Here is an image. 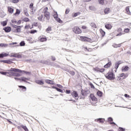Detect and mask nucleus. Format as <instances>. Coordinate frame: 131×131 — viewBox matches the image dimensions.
Returning a JSON list of instances; mask_svg holds the SVG:
<instances>
[{"label": "nucleus", "instance_id": "obj_1", "mask_svg": "<svg viewBox=\"0 0 131 131\" xmlns=\"http://www.w3.org/2000/svg\"><path fill=\"white\" fill-rule=\"evenodd\" d=\"M14 72L22 73V70L16 68H11L10 70H8V72H7V74L10 75V76H14Z\"/></svg>", "mask_w": 131, "mask_h": 131}, {"label": "nucleus", "instance_id": "obj_2", "mask_svg": "<svg viewBox=\"0 0 131 131\" xmlns=\"http://www.w3.org/2000/svg\"><path fill=\"white\" fill-rule=\"evenodd\" d=\"M105 76L107 79H109L110 80H113L115 79L114 74L112 72L107 73L105 75Z\"/></svg>", "mask_w": 131, "mask_h": 131}, {"label": "nucleus", "instance_id": "obj_3", "mask_svg": "<svg viewBox=\"0 0 131 131\" xmlns=\"http://www.w3.org/2000/svg\"><path fill=\"white\" fill-rule=\"evenodd\" d=\"M80 40H81L82 41H87V42H93L92 39L83 36H81L80 37Z\"/></svg>", "mask_w": 131, "mask_h": 131}, {"label": "nucleus", "instance_id": "obj_4", "mask_svg": "<svg viewBox=\"0 0 131 131\" xmlns=\"http://www.w3.org/2000/svg\"><path fill=\"white\" fill-rule=\"evenodd\" d=\"M73 31L74 33H76V34H79L82 32L81 30H80L78 27H74L73 28Z\"/></svg>", "mask_w": 131, "mask_h": 131}, {"label": "nucleus", "instance_id": "obj_5", "mask_svg": "<svg viewBox=\"0 0 131 131\" xmlns=\"http://www.w3.org/2000/svg\"><path fill=\"white\" fill-rule=\"evenodd\" d=\"M53 17L54 18L55 20L57 21L58 23H63V21L61 20V18L58 17V13L57 12H55L53 14Z\"/></svg>", "mask_w": 131, "mask_h": 131}, {"label": "nucleus", "instance_id": "obj_6", "mask_svg": "<svg viewBox=\"0 0 131 131\" xmlns=\"http://www.w3.org/2000/svg\"><path fill=\"white\" fill-rule=\"evenodd\" d=\"M9 56H10V57H11L12 58H18V59H21V58H22V56H21V55H20L18 53H12Z\"/></svg>", "mask_w": 131, "mask_h": 131}, {"label": "nucleus", "instance_id": "obj_7", "mask_svg": "<svg viewBox=\"0 0 131 131\" xmlns=\"http://www.w3.org/2000/svg\"><path fill=\"white\" fill-rule=\"evenodd\" d=\"M90 98L93 102H94V103H97L98 102V98H97V97H96L93 94L90 95Z\"/></svg>", "mask_w": 131, "mask_h": 131}, {"label": "nucleus", "instance_id": "obj_8", "mask_svg": "<svg viewBox=\"0 0 131 131\" xmlns=\"http://www.w3.org/2000/svg\"><path fill=\"white\" fill-rule=\"evenodd\" d=\"M72 95L73 96V98H75V100H78L77 97H78V94H77V92L74 91L72 93Z\"/></svg>", "mask_w": 131, "mask_h": 131}, {"label": "nucleus", "instance_id": "obj_9", "mask_svg": "<svg viewBox=\"0 0 131 131\" xmlns=\"http://www.w3.org/2000/svg\"><path fill=\"white\" fill-rule=\"evenodd\" d=\"M118 34L116 35V36H121L123 33H122V29L119 28L117 30Z\"/></svg>", "mask_w": 131, "mask_h": 131}, {"label": "nucleus", "instance_id": "obj_10", "mask_svg": "<svg viewBox=\"0 0 131 131\" xmlns=\"http://www.w3.org/2000/svg\"><path fill=\"white\" fill-rule=\"evenodd\" d=\"M95 121H97V122H99V123H104V121H105V119L98 118L96 119Z\"/></svg>", "mask_w": 131, "mask_h": 131}, {"label": "nucleus", "instance_id": "obj_11", "mask_svg": "<svg viewBox=\"0 0 131 131\" xmlns=\"http://www.w3.org/2000/svg\"><path fill=\"white\" fill-rule=\"evenodd\" d=\"M37 18L39 21H41V22H44L45 21V17H43V14H41V15L38 17Z\"/></svg>", "mask_w": 131, "mask_h": 131}, {"label": "nucleus", "instance_id": "obj_12", "mask_svg": "<svg viewBox=\"0 0 131 131\" xmlns=\"http://www.w3.org/2000/svg\"><path fill=\"white\" fill-rule=\"evenodd\" d=\"M8 11L10 14H13V13H14V8L12 7L9 6L8 7Z\"/></svg>", "mask_w": 131, "mask_h": 131}, {"label": "nucleus", "instance_id": "obj_13", "mask_svg": "<svg viewBox=\"0 0 131 131\" xmlns=\"http://www.w3.org/2000/svg\"><path fill=\"white\" fill-rule=\"evenodd\" d=\"M45 14V18H46L47 20L49 21L50 20V12H46V13H44Z\"/></svg>", "mask_w": 131, "mask_h": 131}, {"label": "nucleus", "instance_id": "obj_14", "mask_svg": "<svg viewBox=\"0 0 131 131\" xmlns=\"http://www.w3.org/2000/svg\"><path fill=\"white\" fill-rule=\"evenodd\" d=\"M4 30L5 32H10L12 30V28L10 27H5Z\"/></svg>", "mask_w": 131, "mask_h": 131}, {"label": "nucleus", "instance_id": "obj_15", "mask_svg": "<svg viewBox=\"0 0 131 131\" xmlns=\"http://www.w3.org/2000/svg\"><path fill=\"white\" fill-rule=\"evenodd\" d=\"M45 82L47 83H48L49 84H55V82H54L53 81H52L51 80L46 79V80H45Z\"/></svg>", "mask_w": 131, "mask_h": 131}, {"label": "nucleus", "instance_id": "obj_16", "mask_svg": "<svg viewBox=\"0 0 131 131\" xmlns=\"http://www.w3.org/2000/svg\"><path fill=\"white\" fill-rule=\"evenodd\" d=\"M108 121H109L110 124H114L115 125H116V124L114 123V122H112L113 121V119L112 117H109L108 118Z\"/></svg>", "mask_w": 131, "mask_h": 131}, {"label": "nucleus", "instance_id": "obj_17", "mask_svg": "<svg viewBox=\"0 0 131 131\" xmlns=\"http://www.w3.org/2000/svg\"><path fill=\"white\" fill-rule=\"evenodd\" d=\"M9 56V53H5L0 54V58H4V57H8Z\"/></svg>", "mask_w": 131, "mask_h": 131}, {"label": "nucleus", "instance_id": "obj_18", "mask_svg": "<svg viewBox=\"0 0 131 131\" xmlns=\"http://www.w3.org/2000/svg\"><path fill=\"white\" fill-rule=\"evenodd\" d=\"M36 83L37 84H39L40 85H42V84H44L43 81L39 80H36L35 81Z\"/></svg>", "mask_w": 131, "mask_h": 131}, {"label": "nucleus", "instance_id": "obj_19", "mask_svg": "<svg viewBox=\"0 0 131 131\" xmlns=\"http://www.w3.org/2000/svg\"><path fill=\"white\" fill-rule=\"evenodd\" d=\"M128 67L125 66V67H123L122 68V72H125L126 71H128Z\"/></svg>", "mask_w": 131, "mask_h": 131}, {"label": "nucleus", "instance_id": "obj_20", "mask_svg": "<svg viewBox=\"0 0 131 131\" xmlns=\"http://www.w3.org/2000/svg\"><path fill=\"white\" fill-rule=\"evenodd\" d=\"M21 80H22V81H24L25 82H28L29 83V82H27V80H29V78H28L23 77L21 78Z\"/></svg>", "mask_w": 131, "mask_h": 131}, {"label": "nucleus", "instance_id": "obj_21", "mask_svg": "<svg viewBox=\"0 0 131 131\" xmlns=\"http://www.w3.org/2000/svg\"><path fill=\"white\" fill-rule=\"evenodd\" d=\"M105 27L106 29H111L112 28V25L110 24H107L105 25Z\"/></svg>", "mask_w": 131, "mask_h": 131}, {"label": "nucleus", "instance_id": "obj_22", "mask_svg": "<svg viewBox=\"0 0 131 131\" xmlns=\"http://www.w3.org/2000/svg\"><path fill=\"white\" fill-rule=\"evenodd\" d=\"M83 50H84L85 52H92V49L88 48L87 47H83Z\"/></svg>", "mask_w": 131, "mask_h": 131}, {"label": "nucleus", "instance_id": "obj_23", "mask_svg": "<svg viewBox=\"0 0 131 131\" xmlns=\"http://www.w3.org/2000/svg\"><path fill=\"white\" fill-rule=\"evenodd\" d=\"M104 13L105 14H109L110 13V8H106L104 9Z\"/></svg>", "mask_w": 131, "mask_h": 131}, {"label": "nucleus", "instance_id": "obj_24", "mask_svg": "<svg viewBox=\"0 0 131 131\" xmlns=\"http://www.w3.org/2000/svg\"><path fill=\"white\" fill-rule=\"evenodd\" d=\"M18 87L20 88V89H22L23 92H26V87L25 86L19 85Z\"/></svg>", "mask_w": 131, "mask_h": 131}, {"label": "nucleus", "instance_id": "obj_25", "mask_svg": "<svg viewBox=\"0 0 131 131\" xmlns=\"http://www.w3.org/2000/svg\"><path fill=\"white\" fill-rule=\"evenodd\" d=\"M97 96H98V97H102V96H103V92L100 91H98L97 92Z\"/></svg>", "mask_w": 131, "mask_h": 131}, {"label": "nucleus", "instance_id": "obj_26", "mask_svg": "<svg viewBox=\"0 0 131 131\" xmlns=\"http://www.w3.org/2000/svg\"><path fill=\"white\" fill-rule=\"evenodd\" d=\"M49 9L48 7H45L43 8V11H42V14H46V13L49 12L48 11Z\"/></svg>", "mask_w": 131, "mask_h": 131}, {"label": "nucleus", "instance_id": "obj_27", "mask_svg": "<svg viewBox=\"0 0 131 131\" xmlns=\"http://www.w3.org/2000/svg\"><path fill=\"white\" fill-rule=\"evenodd\" d=\"M24 13L25 15H26L27 16V17H28V16H29L27 9H25L24 10Z\"/></svg>", "mask_w": 131, "mask_h": 131}, {"label": "nucleus", "instance_id": "obj_28", "mask_svg": "<svg viewBox=\"0 0 131 131\" xmlns=\"http://www.w3.org/2000/svg\"><path fill=\"white\" fill-rule=\"evenodd\" d=\"M110 66H111V62L107 63L104 66V68H108V67H110Z\"/></svg>", "mask_w": 131, "mask_h": 131}, {"label": "nucleus", "instance_id": "obj_29", "mask_svg": "<svg viewBox=\"0 0 131 131\" xmlns=\"http://www.w3.org/2000/svg\"><path fill=\"white\" fill-rule=\"evenodd\" d=\"M126 12L128 15L130 14V11H129V7H127L126 8Z\"/></svg>", "mask_w": 131, "mask_h": 131}, {"label": "nucleus", "instance_id": "obj_30", "mask_svg": "<svg viewBox=\"0 0 131 131\" xmlns=\"http://www.w3.org/2000/svg\"><path fill=\"white\" fill-rule=\"evenodd\" d=\"M19 45L20 47H24V46H25V42L24 41H21L20 42ZM19 45H18V47H19Z\"/></svg>", "mask_w": 131, "mask_h": 131}, {"label": "nucleus", "instance_id": "obj_31", "mask_svg": "<svg viewBox=\"0 0 131 131\" xmlns=\"http://www.w3.org/2000/svg\"><path fill=\"white\" fill-rule=\"evenodd\" d=\"M7 23H8V21L6 20V21H2L1 23V24L2 25H3V26L5 27V26H6Z\"/></svg>", "mask_w": 131, "mask_h": 131}, {"label": "nucleus", "instance_id": "obj_32", "mask_svg": "<svg viewBox=\"0 0 131 131\" xmlns=\"http://www.w3.org/2000/svg\"><path fill=\"white\" fill-rule=\"evenodd\" d=\"M100 32L102 34V36H105V31H104L102 29H100Z\"/></svg>", "mask_w": 131, "mask_h": 131}, {"label": "nucleus", "instance_id": "obj_33", "mask_svg": "<svg viewBox=\"0 0 131 131\" xmlns=\"http://www.w3.org/2000/svg\"><path fill=\"white\" fill-rule=\"evenodd\" d=\"M13 76H16V77H19L20 76H21V74H20L19 73H14L13 74Z\"/></svg>", "mask_w": 131, "mask_h": 131}, {"label": "nucleus", "instance_id": "obj_34", "mask_svg": "<svg viewBox=\"0 0 131 131\" xmlns=\"http://www.w3.org/2000/svg\"><path fill=\"white\" fill-rule=\"evenodd\" d=\"M113 47H114V48H120V47H121V44H114L113 45Z\"/></svg>", "mask_w": 131, "mask_h": 131}, {"label": "nucleus", "instance_id": "obj_35", "mask_svg": "<svg viewBox=\"0 0 131 131\" xmlns=\"http://www.w3.org/2000/svg\"><path fill=\"white\" fill-rule=\"evenodd\" d=\"M11 3H12V4H18L19 0H11Z\"/></svg>", "mask_w": 131, "mask_h": 131}, {"label": "nucleus", "instance_id": "obj_36", "mask_svg": "<svg viewBox=\"0 0 131 131\" xmlns=\"http://www.w3.org/2000/svg\"><path fill=\"white\" fill-rule=\"evenodd\" d=\"M20 126H21V127H22V128H23L24 129V130L29 131L28 128H27V127H26V126L21 125Z\"/></svg>", "mask_w": 131, "mask_h": 131}, {"label": "nucleus", "instance_id": "obj_37", "mask_svg": "<svg viewBox=\"0 0 131 131\" xmlns=\"http://www.w3.org/2000/svg\"><path fill=\"white\" fill-rule=\"evenodd\" d=\"M78 15H80V12L75 13H74V15H73V17L74 18H75V17H77V16H78Z\"/></svg>", "mask_w": 131, "mask_h": 131}, {"label": "nucleus", "instance_id": "obj_38", "mask_svg": "<svg viewBox=\"0 0 131 131\" xmlns=\"http://www.w3.org/2000/svg\"><path fill=\"white\" fill-rule=\"evenodd\" d=\"M21 13V11H20V10L16 9V13H14V15L16 16V15H19Z\"/></svg>", "mask_w": 131, "mask_h": 131}, {"label": "nucleus", "instance_id": "obj_39", "mask_svg": "<svg viewBox=\"0 0 131 131\" xmlns=\"http://www.w3.org/2000/svg\"><path fill=\"white\" fill-rule=\"evenodd\" d=\"M90 26L93 27V28H96L97 26H96V24H95V23H92L90 24Z\"/></svg>", "mask_w": 131, "mask_h": 131}, {"label": "nucleus", "instance_id": "obj_40", "mask_svg": "<svg viewBox=\"0 0 131 131\" xmlns=\"http://www.w3.org/2000/svg\"><path fill=\"white\" fill-rule=\"evenodd\" d=\"M47 41V38H41L40 39V41H41V42H43V41Z\"/></svg>", "mask_w": 131, "mask_h": 131}, {"label": "nucleus", "instance_id": "obj_41", "mask_svg": "<svg viewBox=\"0 0 131 131\" xmlns=\"http://www.w3.org/2000/svg\"><path fill=\"white\" fill-rule=\"evenodd\" d=\"M98 3L100 5H104V0H98Z\"/></svg>", "mask_w": 131, "mask_h": 131}, {"label": "nucleus", "instance_id": "obj_42", "mask_svg": "<svg viewBox=\"0 0 131 131\" xmlns=\"http://www.w3.org/2000/svg\"><path fill=\"white\" fill-rule=\"evenodd\" d=\"M118 67H119V64H118L117 62H116L115 66V69H116V70H117V69H118Z\"/></svg>", "mask_w": 131, "mask_h": 131}, {"label": "nucleus", "instance_id": "obj_43", "mask_svg": "<svg viewBox=\"0 0 131 131\" xmlns=\"http://www.w3.org/2000/svg\"><path fill=\"white\" fill-rule=\"evenodd\" d=\"M50 31H52V28H51V27H48V28L46 29V32H50Z\"/></svg>", "mask_w": 131, "mask_h": 131}, {"label": "nucleus", "instance_id": "obj_44", "mask_svg": "<svg viewBox=\"0 0 131 131\" xmlns=\"http://www.w3.org/2000/svg\"><path fill=\"white\" fill-rule=\"evenodd\" d=\"M69 73L71 74V75H75V73L73 71H69Z\"/></svg>", "mask_w": 131, "mask_h": 131}, {"label": "nucleus", "instance_id": "obj_45", "mask_svg": "<svg viewBox=\"0 0 131 131\" xmlns=\"http://www.w3.org/2000/svg\"><path fill=\"white\" fill-rule=\"evenodd\" d=\"M30 9H31L32 11H33V3H31L30 4Z\"/></svg>", "mask_w": 131, "mask_h": 131}, {"label": "nucleus", "instance_id": "obj_46", "mask_svg": "<svg viewBox=\"0 0 131 131\" xmlns=\"http://www.w3.org/2000/svg\"><path fill=\"white\" fill-rule=\"evenodd\" d=\"M124 32H125V33H128V32H129V29L126 28L124 29Z\"/></svg>", "mask_w": 131, "mask_h": 131}, {"label": "nucleus", "instance_id": "obj_47", "mask_svg": "<svg viewBox=\"0 0 131 131\" xmlns=\"http://www.w3.org/2000/svg\"><path fill=\"white\" fill-rule=\"evenodd\" d=\"M8 44L2 43V48H7Z\"/></svg>", "mask_w": 131, "mask_h": 131}, {"label": "nucleus", "instance_id": "obj_48", "mask_svg": "<svg viewBox=\"0 0 131 131\" xmlns=\"http://www.w3.org/2000/svg\"><path fill=\"white\" fill-rule=\"evenodd\" d=\"M30 20L29 18H25L24 19V21L25 22H29Z\"/></svg>", "mask_w": 131, "mask_h": 131}, {"label": "nucleus", "instance_id": "obj_49", "mask_svg": "<svg viewBox=\"0 0 131 131\" xmlns=\"http://www.w3.org/2000/svg\"><path fill=\"white\" fill-rule=\"evenodd\" d=\"M56 91H57V92H59V93H63V90H62L61 89H60L59 88H57L56 89Z\"/></svg>", "mask_w": 131, "mask_h": 131}, {"label": "nucleus", "instance_id": "obj_50", "mask_svg": "<svg viewBox=\"0 0 131 131\" xmlns=\"http://www.w3.org/2000/svg\"><path fill=\"white\" fill-rule=\"evenodd\" d=\"M1 74H2L3 75H6L7 74V72H0Z\"/></svg>", "mask_w": 131, "mask_h": 131}, {"label": "nucleus", "instance_id": "obj_51", "mask_svg": "<svg viewBox=\"0 0 131 131\" xmlns=\"http://www.w3.org/2000/svg\"><path fill=\"white\" fill-rule=\"evenodd\" d=\"M15 31L16 32H21V29L17 28L16 29Z\"/></svg>", "mask_w": 131, "mask_h": 131}, {"label": "nucleus", "instance_id": "obj_52", "mask_svg": "<svg viewBox=\"0 0 131 131\" xmlns=\"http://www.w3.org/2000/svg\"><path fill=\"white\" fill-rule=\"evenodd\" d=\"M12 27H14V28H17L18 27H21L20 26H17V25H12Z\"/></svg>", "mask_w": 131, "mask_h": 131}, {"label": "nucleus", "instance_id": "obj_53", "mask_svg": "<svg viewBox=\"0 0 131 131\" xmlns=\"http://www.w3.org/2000/svg\"><path fill=\"white\" fill-rule=\"evenodd\" d=\"M57 86H58V88H59V89H63V86H62L61 85H60L59 84H56Z\"/></svg>", "mask_w": 131, "mask_h": 131}, {"label": "nucleus", "instance_id": "obj_54", "mask_svg": "<svg viewBox=\"0 0 131 131\" xmlns=\"http://www.w3.org/2000/svg\"><path fill=\"white\" fill-rule=\"evenodd\" d=\"M37 31L35 30H31L30 32V33L31 34H33V33H35V32H37Z\"/></svg>", "mask_w": 131, "mask_h": 131}, {"label": "nucleus", "instance_id": "obj_55", "mask_svg": "<svg viewBox=\"0 0 131 131\" xmlns=\"http://www.w3.org/2000/svg\"><path fill=\"white\" fill-rule=\"evenodd\" d=\"M125 129L122 127H119V131H124Z\"/></svg>", "mask_w": 131, "mask_h": 131}, {"label": "nucleus", "instance_id": "obj_56", "mask_svg": "<svg viewBox=\"0 0 131 131\" xmlns=\"http://www.w3.org/2000/svg\"><path fill=\"white\" fill-rule=\"evenodd\" d=\"M94 71H96V72H99V69H98V68H95V69H94Z\"/></svg>", "mask_w": 131, "mask_h": 131}, {"label": "nucleus", "instance_id": "obj_57", "mask_svg": "<svg viewBox=\"0 0 131 131\" xmlns=\"http://www.w3.org/2000/svg\"><path fill=\"white\" fill-rule=\"evenodd\" d=\"M105 71V69H99V72H104Z\"/></svg>", "mask_w": 131, "mask_h": 131}, {"label": "nucleus", "instance_id": "obj_58", "mask_svg": "<svg viewBox=\"0 0 131 131\" xmlns=\"http://www.w3.org/2000/svg\"><path fill=\"white\" fill-rule=\"evenodd\" d=\"M12 23H13V24H14V23H17V21L16 20V19H13L11 20Z\"/></svg>", "mask_w": 131, "mask_h": 131}, {"label": "nucleus", "instance_id": "obj_59", "mask_svg": "<svg viewBox=\"0 0 131 131\" xmlns=\"http://www.w3.org/2000/svg\"><path fill=\"white\" fill-rule=\"evenodd\" d=\"M90 86L92 89H93L94 90H95V86H94V84H93L92 83H91Z\"/></svg>", "mask_w": 131, "mask_h": 131}, {"label": "nucleus", "instance_id": "obj_60", "mask_svg": "<svg viewBox=\"0 0 131 131\" xmlns=\"http://www.w3.org/2000/svg\"><path fill=\"white\" fill-rule=\"evenodd\" d=\"M124 97H125V98H130V96L127 95V94H124Z\"/></svg>", "mask_w": 131, "mask_h": 131}, {"label": "nucleus", "instance_id": "obj_61", "mask_svg": "<svg viewBox=\"0 0 131 131\" xmlns=\"http://www.w3.org/2000/svg\"><path fill=\"white\" fill-rule=\"evenodd\" d=\"M22 72H24V73H26V74H30V72H29L22 71Z\"/></svg>", "mask_w": 131, "mask_h": 131}, {"label": "nucleus", "instance_id": "obj_62", "mask_svg": "<svg viewBox=\"0 0 131 131\" xmlns=\"http://www.w3.org/2000/svg\"><path fill=\"white\" fill-rule=\"evenodd\" d=\"M70 11V10H69V9H66V14H69Z\"/></svg>", "mask_w": 131, "mask_h": 131}, {"label": "nucleus", "instance_id": "obj_63", "mask_svg": "<svg viewBox=\"0 0 131 131\" xmlns=\"http://www.w3.org/2000/svg\"><path fill=\"white\" fill-rule=\"evenodd\" d=\"M12 61H10V60H7V64H11Z\"/></svg>", "mask_w": 131, "mask_h": 131}, {"label": "nucleus", "instance_id": "obj_64", "mask_svg": "<svg viewBox=\"0 0 131 131\" xmlns=\"http://www.w3.org/2000/svg\"><path fill=\"white\" fill-rule=\"evenodd\" d=\"M17 25H20L21 24V20H18L17 22L16 21Z\"/></svg>", "mask_w": 131, "mask_h": 131}]
</instances>
